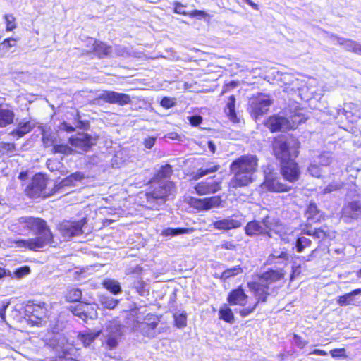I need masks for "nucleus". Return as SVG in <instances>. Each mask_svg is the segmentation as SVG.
<instances>
[{"label":"nucleus","mask_w":361,"mask_h":361,"mask_svg":"<svg viewBox=\"0 0 361 361\" xmlns=\"http://www.w3.org/2000/svg\"><path fill=\"white\" fill-rule=\"evenodd\" d=\"M17 225L20 230L32 233L35 237L15 240L16 247L39 252L54 243V234L48 222L42 217L23 216L17 220Z\"/></svg>","instance_id":"1"},{"label":"nucleus","mask_w":361,"mask_h":361,"mask_svg":"<svg viewBox=\"0 0 361 361\" xmlns=\"http://www.w3.org/2000/svg\"><path fill=\"white\" fill-rule=\"evenodd\" d=\"M285 271L281 269H268L262 273L252 274V280L248 281L247 286L254 296L255 301L250 303L246 307L239 310L241 317H246L252 314L258 305L267 302L271 295L270 285L284 279Z\"/></svg>","instance_id":"2"},{"label":"nucleus","mask_w":361,"mask_h":361,"mask_svg":"<svg viewBox=\"0 0 361 361\" xmlns=\"http://www.w3.org/2000/svg\"><path fill=\"white\" fill-rule=\"evenodd\" d=\"M273 151L279 161L280 173L283 178L290 183L298 181L301 173L300 166L295 161L299 155V147L290 146L281 135L274 140Z\"/></svg>","instance_id":"3"},{"label":"nucleus","mask_w":361,"mask_h":361,"mask_svg":"<svg viewBox=\"0 0 361 361\" xmlns=\"http://www.w3.org/2000/svg\"><path fill=\"white\" fill-rule=\"evenodd\" d=\"M258 158L256 155L246 154L235 159L229 166L233 177L229 187L238 188L248 186L255 180L254 175L258 169Z\"/></svg>","instance_id":"4"},{"label":"nucleus","mask_w":361,"mask_h":361,"mask_svg":"<svg viewBox=\"0 0 361 361\" xmlns=\"http://www.w3.org/2000/svg\"><path fill=\"white\" fill-rule=\"evenodd\" d=\"M48 182L49 178L45 174L42 173H35L25 189V195L31 199L47 198L59 191L56 184L51 190H47Z\"/></svg>","instance_id":"5"},{"label":"nucleus","mask_w":361,"mask_h":361,"mask_svg":"<svg viewBox=\"0 0 361 361\" xmlns=\"http://www.w3.org/2000/svg\"><path fill=\"white\" fill-rule=\"evenodd\" d=\"M176 188V184L172 180H165L159 183H150L145 193L148 202H166Z\"/></svg>","instance_id":"6"},{"label":"nucleus","mask_w":361,"mask_h":361,"mask_svg":"<svg viewBox=\"0 0 361 361\" xmlns=\"http://www.w3.org/2000/svg\"><path fill=\"white\" fill-rule=\"evenodd\" d=\"M25 314L31 323L40 325L48 317L47 305L45 302L35 303L33 301H28L25 307Z\"/></svg>","instance_id":"7"},{"label":"nucleus","mask_w":361,"mask_h":361,"mask_svg":"<svg viewBox=\"0 0 361 361\" xmlns=\"http://www.w3.org/2000/svg\"><path fill=\"white\" fill-rule=\"evenodd\" d=\"M86 223V218L79 221L63 220L57 225V230L63 238L78 236L83 233V227Z\"/></svg>","instance_id":"8"},{"label":"nucleus","mask_w":361,"mask_h":361,"mask_svg":"<svg viewBox=\"0 0 361 361\" xmlns=\"http://www.w3.org/2000/svg\"><path fill=\"white\" fill-rule=\"evenodd\" d=\"M188 203L190 207L197 211H208L221 207L222 200L221 195H214L204 198L190 197Z\"/></svg>","instance_id":"9"},{"label":"nucleus","mask_w":361,"mask_h":361,"mask_svg":"<svg viewBox=\"0 0 361 361\" xmlns=\"http://www.w3.org/2000/svg\"><path fill=\"white\" fill-rule=\"evenodd\" d=\"M271 104L272 101L267 96L257 94L251 98L250 113L255 119H257L268 112Z\"/></svg>","instance_id":"10"},{"label":"nucleus","mask_w":361,"mask_h":361,"mask_svg":"<svg viewBox=\"0 0 361 361\" xmlns=\"http://www.w3.org/2000/svg\"><path fill=\"white\" fill-rule=\"evenodd\" d=\"M195 192L200 196L214 194L221 190V180L215 176L207 178L197 183L194 186Z\"/></svg>","instance_id":"11"},{"label":"nucleus","mask_w":361,"mask_h":361,"mask_svg":"<svg viewBox=\"0 0 361 361\" xmlns=\"http://www.w3.org/2000/svg\"><path fill=\"white\" fill-rule=\"evenodd\" d=\"M264 125L271 133L288 130L291 128L289 120L286 117L279 115H271L269 116L264 121Z\"/></svg>","instance_id":"12"},{"label":"nucleus","mask_w":361,"mask_h":361,"mask_svg":"<svg viewBox=\"0 0 361 361\" xmlns=\"http://www.w3.org/2000/svg\"><path fill=\"white\" fill-rule=\"evenodd\" d=\"M248 298L249 296L243 286H238L228 293L226 300L231 306H240L245 308L250 304L248 303Z\"/></svg>","instance_id":"13"},{"label":"nucleus","mask_w":361,"mask_h":361,"mask_svg":"<svg viewBox=\"0 0 361 361\" xmlns=\"http://www.w3.org/2000/svg\"><path fill=\"white\" fill-rule=\"evenodd\" d=\"M99 98L110 104H118L119 106L130 104L132 102L129 94L112 90L104 91Z\"/></svg>","instance_id":"14"},{"label":"nucleus","mask_w":361,"mask_h":361,"mask_svg":"<svg viewBox=\"0 0 361 361\" xmlns=\"http://www.w3.org/2000/svg\"><path fill=\"white\" fill-rule=\"evenodd\" d=\"M306 217L305 228L312 227L313 224H319L326 219V215L319 209L315 202H310L305 212Z\"/></svg>","instance_id":"15"},{"label":"nucleus","mask_w":361,"mask_h":361,"mask_svg":"<svg viewBox=\"0 0 361 361\" xmlns=\"http://www.w3.org/2000/svg\"><path fill=\"white\" fill-rule=\"evenodd\" d=\"M243 219L240 215L232 214L226 218L219 219L213 222V226L217 230H231L240 228Z\"/></svg>","instance_id":"16"},{"label":"nucleus","mask_w":361,"mask_h":361,"mask_svg":"<svg viewBox=\"0 0 361 361\" xmlns=\"http://www.w3.org/2000/svg\"><path fill=\"white\" fill-rule=\"evenodd\" d=\"M68 142L71 146L78 147L82 150H88L94 144L92 137L87 133H78L77 136H71Z\"/></svg>","instance_id":"17"},{"label":"nucleus","mask_w":361,"mask_h":361,"mask_svg":"<svg viewBox=\"0 0 361 361\" xmlns=\"http://www.w3.org/2000/svg\"><path fill=\"white\" fill-rule=\"evenodd\" d=\"M264 185L267 190L272 192H284L291 190L290 186L282 183L277 177H267Z\"/></svg>","instance_id":"18"},{"label":"nucleus","mask_w":361,"mask_h":361,"mask_svg":"<svg viewBox=\"0 0 361 361\" xmlns=\"http://www.w3.org/2000/svg\"><path fill=\"white\" fill-rule=\"evenodd\" d=\"M173 173V166L166 163L161 165L154 173L149 180V183H159L165 180H169Z\"/></svg>","instance_id":"19"},{"label":"nucleus","mask_w":361,"mask_h":361,"mask_svg":"<svg viewBox=\"0 0 361 361\" xmlns=\"http://www.w3.org/2000/svg\"><path fill=\"white\" fill-rule=\"evenodd\" d=\"M264 235L271 237L273 233H279L281 226L280 220L278 218L267 215L262 220Z\"/></svg>","instance_id":"20"},{"label":"nucleus","mask_w":361,"mask_h":361,"mask_svg":"<svg viewBox=\"0 0 361 361\" xmlns=\"http://www.w3.org/2000/svg\"><path fill=\"white\" fill-rule=\"evenodd\" d=\"M303 233L307 235L319 239L320 241H324L331 237V226L324 224L313 230L312 227L305 228Z\"/></svg>","instance_id":"21"},{"label":"nucleus","mask_w":361,"mask_h":361,"mask_svg":"<svg viewBox=\"0 0 361 361\" xmlns=\"http://www.w3.org/2000/svg\"><path fill=\"white\" fill-rule=\"evenodd\" d=\"M361 214V203L352 201L345 204L342 209V215L348 219H357Z\"/></svg>","instance_id":"22"},{"label":"nucleus","mask_w":361,"mask_h":361,"mask_svg":"<svg viewBox=\"0 0 361 361\" xmlns=\"http://www.w3.org/2000/svg\"><path fill=\"white\" fill-rule=\"evenodd\" d=\"M111 47L101 41L94 39L92 44L91 53H93L97 58L103 59L109 56L111 52Z\"/></svg>","instance_id":"23"},{"label":"nucleus","mask_w":361,"mask_h":361,"mask_svg":"<svg viewBox=\"0 0 361 361\" xmlns=\"http://www.w3.org/2000/svg\"><path fill=\"white\" fill-rule=\"evenodd\" d=\"M245 233L247 236L264 235L263 224L262 221L252 220L247 223L245 226Z\"/></svg>","instance_id":"24"},{"label":"nucleus","mask_w":361,"mask_h":361,"mask_svg":"<svg viewBox=\"0 0 361 361\" xmlns=\"http://www.w3.org/2000/svg\"><path fill=\"white\" fill-rule=\"evenodd\" d=\"M34 125L30 121L20 122L17 127L9 133V135L20 139L32 131Z\"/></svg>","instance_id":"25"},{"label":"nucleus","mask_w":361,"mask_h":361,"mask_svg":"<svg viewBox=\"0 0 361 361\" xmlns=\"http://www.w3.org/2000/svg\"><path fill=\"white\" fill-rule=\"evenodd\" d=\"M235 96L233 94L231 95L228 99V102L224 109V111L231 122L238 123L240 120L235 111Z\"/></svg>","instance_id":"26"},{"label":"nucleus","mask_w":361,"mask_h":361,"mask_svg":"<svg viewBox=\"0 0 361 361\" xmlns=\"http://www.w3.org/2000/svg\"><path fill=\"white\" fill-rule=\"evenodd\" d=\"M15 114L13 110L5 107L0 104V127L4 128L12 124L14 121Z\"/></svg>","instance_id":"27"},{"label":"nucleus","mask_w":361,"mask_h":361,"mask_svg":"<svg viewBox=\"0 0 361 361\" xmlns=\"http://www.w3.org/2000/svg\"><path fill=\"white\" fill-rule=\"evenodd\" d=\"M89 303L86 302H78V303L75 305L70 306L68 310L70 311L74 316L79 317L83 321H86L88 315H87V306Z\"/></svg>","instance_id":"28"},{"label":"nucleus","mask_w":361,"mask_h":361,"mask_svg":"<svg viewBox=\"0 0 361 361\" xmlns=\"http://www.w3.org/2000/svg\"><path fill=\"white\" fill-rule=\"evenodd\" d=\"M85 175L83 173L80 171H76L70 174L68 176L62 179L59 183L56 184V187L59 189V190L66 186H73L75 185V182L82 180L84 179Z\"/></svg>","instance_id":"29"},{"label":"nucleus","mask_w":361,"mask_h":361,"mask_svg":"<svg viewBox=\"0 0 361 361\" xmlns=\"http://www.w3.org/2000/svg\"><path fill=\"white\" fill-rule=\"evenodd\" d=\"M82 298V291L78 287H69L67 288L65 294V301L68 303L80 302Z\"/></svg>","instance_id":"30"},{"label":"nucleus","mask_w":361,"mask_h":361,"mask_svg":"<svg viewBox=\"0 0 361 361\" xmlns=\"http://www.w3.org/2000/svg\"><path fill=\"white\" fill-rule=\"evenodd\" d=\"M219 319L228 324H233L235 322V316L233 310L228 304H223L219 310Z\"/></svg>","instance_id":"31"},{"label":"nucleus","mask_w":361,"mask_h":361,"mask_svg":"<svg viewBox=\"0 0 361 361\" xmlns=\"http://www.w3.org/2000/svg\"><path fill=\"white\" fill-rule=\"evenodd\" d=\"M361 295V288L353 290L350 293L343 294L337 298L336 302L341 307H345L354 301V296Z\"/></svg>","instance_id":"32"},{"label":"nucleus","mask_w":361,"mask_h":361,"mask_svg":"<svg viewBox=\"0 0 361 361\" xmlns=\"http://www.w3.org/2000/svg\"><path fill=\"white\" fill-rule=\"evenodd\" d=\"M144 319L145 322L142 323L144 324V329L147 331H154L160 322V317L152 313H148L146 314Z\"/></svg>","instance_id":"33"},{"label":"nucleus","mask_w":361,"mask_h":361,"mask_svg":"<svg viewBox=\"0 0 361 361\" xmlns=\"http://www.w3.org/2000/svg\"><path fill=\"white\" fill-rule=\"evenodd\" d=\"M243 272V267L240 265H237L231 268L226 269L224 271H222L219 279L225 281L231 277H234L242 274Z\"/></svg>","instance_id":"34"},{"label":"nucleus","mask_w":361,"mask_h":361,"mask_svg":"<svg viewBox=\"0 0 361 361\" xmlns=\"http://www.w3.org/2000/svg\"><path fill=\"white\" fill-rule=\"evenodd\" d=\"M103 287L114 295H117L121 292L120 283L114 279H107L102 282Z\"/></svg>","instance_id":"35"},{"label":"nucleus","mask_w":361,"mask_h":361,"mask_svg":"<svg viewBox=\"0 0 361 361\" xmlns=\"http://www.w3.org/2000/svg\"><path fill=\"white\" fill-rule=\"evenodd\" d=\"M99 334V331L97 332H88L78 334V338L85 347H87L97 338Z\"/></svg>","instance_id":"36"},{"label":"nucleus","mask_w":361,"mask_h":361,"mask_svg":"<svg viewBox=\"0 0 361 361\" xmlns=\"http://www.w3.org/2000/svg\"><path fill=\"white\" fill-rule=\"evenodd\" d=\"M219 168L220 166L218 164H213L212 166L206 169L200 168L196 173L192 175V178L194 180H198L203 176L217 171Z\"/></svg>","instance_id":"37"},{"label":"nucleus","mask_w":361,"mask_h":361,"mask_svg":"<svg viewBox=\"0 0 361 361\" xmlns=\"http://www.w3.org/2000/svg\"><path fill=\"white\" fill-rule=\"evenodd\" d=\"M278 259H281L284 261H288L289 259V255L288 252L285 250L278 252L274 250L271 254L269 255L268 257V261L270 264L276 263Z\"/></svg>","instance_id":"38"},{"label":"nucleus","mask_w":361,"mask_h":361,"mask_svg":"<svg viewBox=\"0 0 361 361\" xmlns=\"http://www.w3.org/2000/svg\"><path fill=\"white\" fill-rule=\"evenodd\" d=\"M190 231L189 228H167L161 231V235L164 236H175L180 234L188 233Z\"/></svg>","instance_id":"39"},{"label":"nucleus","mask_w":361,"mask_h":361,"mask_svg":"<svg viewBox=\"0 0 361 361\" xmlns=\"http://www.w3.org/2000/svg\"><path fill=\"white\" fill-rule=\"evenodd\" d=\"M53 154H63L68 155L72 154L73 149L66 144H55L51 149Z\"/></svg>","instance_id":"40"},{"label":"nucleus","mask_w":361,"mask_h":361,"mask_svg":"<svg viewBox=\"0 0 361 361\" xmlns=\"http://www.w3.org/2000/svg\"><path fill=\"white\" fill-rule=\"evenodd\" d=\"M100 302L104 308L114 310L118 305L119 300L111 297L105 296L101 299Z\"/></svg>","instance_id":"41"},{"label":"nucleus","mask_w":361,"mask_h":361,"mask_svg":"<svg viewBox=\"0 0 361 361\" xmlns=\"http://www.w3.org/2000/svg\"><path fill=\"white\" fill-rule=\"evenodd\" d=\"M4 18L5 20L6 30L7 32H11L16 28V19L13 14H5Z\"/></svg>","instance_id":"42"},{"label":"nucleus","mask_w":361,"mask_h":361,"mask_svg":"<svg viewBox=\"0 0 361 361\" xmlns=\"http://www.w3.org/2000/svg\"><path fill=\"white\" fill-rule=\"evenodd\" d=\"M312 241L310 239L300 237L296 240L295 245L298 252H302L305 247H308L311 245Z\"/></svg>","instance_id":"43"},{"label":"nucleus","mask_w":361,"mask_h":361,"mask_svg":"<svg viewBox=\"0 0 361 361\" xmlns=\"http://www.w3.org/2000/svg\"><path fill=\"white\" fill-rule=\"evenodd\" d=\"M345 49L348 51L361 55V44L353 39L348 42Z\"/></svg>","instance_id":"44"},{"label":"nucleus","mask_w":361,"mask_h":361,"mask_svg":"<svg viewBox=\"0 0 361 361\" xmlns=\"http://www.w3.org/2000/svg\"><path fill=\"white\" fill-rule=\"evenodd\" d=\"M18 38L8 37L6 38L1 44L0 49L4 51H8L11 47L16 46Z\"/></svg>","instance_id":"45"},{"label":"nucleus","mask_w":361,"mask_h":361,"mask_svg":"<svg viewBox=\"0 0 361 361\" xmlns=\"http://www.w3.org/2000/svg\"><path fill=\"white\" fill-rule=\"evenodd\" d=\"M319 162L321 165L329 166L331 164L333 158L331 152H323L319 156Z\"/></svg>","instance_id":"46"},{"label":"nucleus","mask_w":361,"mask_h":361,"mask_svg":"<svg viewBox=\"0 0 361 361\" xmlns=\"http://www.w3.org/2000/svg\"><path fill=\"white\" fill-rule=\"evenodd\" d=\"M173 12L178 15L188 16L189 12L185 11L186 5L183 4L181 2L175 1L173 3Z\"/></svg>","instance_id":"47"},{"label":"nucleus","mask_w":361,"mask_h":361,"mask_svg":"<svg viewBox=\"0 0 361 361\" xmlns=\"http://www.w3.org/2000/svg\"><path fill=\"white\" fill-rule=\"evenodd\" d=\"M344 183L341 181L332 182L327 185L324 189V193H330L343 188Z\"/></svg>","instance_id":"48"},{"label":"nucleus","mask_w":361,"mask_h":361,"mask_svg":"<svg viewBox=\"0 0 361 361\" xmlns=\"http://www.w3.org/2000/svg\"><path fill=\"white\" fill-rule=\"evenodd\" d=\"M107 349L113 350L118 345V339L117 336L111 334L108 335L105 341Z\"/></svg>","instance_id":"49"},{"label":"nucleus","mask_w":361,"mask_h":361,"mask_svg":"<svg viewBox=\"0 0 361 361\" xmlns=\"http://www.w3.org/2000/svg\"><path fill=\"white\" fill-rule=\"evenodd\" d=\"M174 322L177 327L183 328L187 325V317L185 314L174 315Z\"/></svg>","instance_id":"50"},{"label":"nucleus","mask_w":361,"mask_h":361,"mask_svg":"<svg viewBox=\"0 0 361 361\" xmlns=\"http://www.w3.org/2000/svg\"><path fill=\"white\" fill-rule=\"evenodd\" d=\"M42 141L44 147H54L56 144V138L51 134L43 135Z\"/></svg>","instance_id":"51"},{"label":"nucleus","mask_w":361,"mask_h":361,"mask_svg":"<svg viewBox=\"0 0 361 361\" xmlns=\"http://www.w3.org/2000/svg\"><path fill=\"white\" fill-rule=\"evenodd\" d=\"M160 105L166 109H171L176 105V101L174 98L164 97L160 102Z\"/></svg>","instance_id":"52"},{"label":"nucleus","mask_w":361,"mask_h":361,"mask_svg":"<svg viewBox=\"0 0 361 361\" xmlns=\"http://www.w3.org/2000/svg\"><path fill=\"white\" fill-rule=\"evenodd\" d=\"M293 338L295 341V345L300 348H305L308 344V341L302 338V337L298 334H294Z\"/></svg>","instance_id":"53"},{"label":"nucleus","mask_w":361,"mask_h":361,"mask_svg":"<svg viewBox=\"0 0 361 361\" xmlns=\"http://www.w3.org/2000/svg\"><path fill=\"white\" fill-rule=\"evenodd\" d=\"M188 16L190 18H199V19H202V18L205 19V18L209 17V15H208L207 13H206L204 11L193 10V11L189 12Z\"/></svg>","instance_id":"54"},{"label":"nucleus","mask_w":361,"mask_h":361,"mask_svg":"<svg viewBox=\"0 0 361 361\" xmlns=\"http://www.w3.org/2000/svg\"><path fill=\"white\" fill-rule=\"evenodd\" d=\"M0 149L3 152L10 153L16 150V145L13 142L0 143Z\"/></svg>","instance_id":"55"},{"label":"nucleus","mask_w":361,"mask_h":361,"mask_svg":"<svg viewBox=\"0 0 361 361\" xmlns=\"http://www.w3.org/2000/svg\"><path fill=\"white\" fill-rule=\"evenodd\" d=\"M134 284H135V288L137 290V292L139 294L142 295L144 293V292L145 291V287H146V283L144 281V280L141 278H139L137 281H135L134 282Z\"/></svg>","instance_id":"56"},{"label":"nucleus","mask_w":361,"mask_h":361,"mask_svg":"<svg viewBox=\"0 0 361 361\" xmlns=\"http://www.w3.org/2000/svg\"><path fill=\"white\" fill-rule=\"evenodd\" d=\"M330 355L334 358L337 357H346L345 348H334L329 351Z\"/></svg>","instance_id":"57"},{"label":"nucleus","mask_w":361,"mask_h":361,"mask_svg":"<svg viewBox=\"0 0 361 361\" xmlns=\"http://www.w3.org/2000/svg\"><path fill=\"white\" fill-rule=\"evenodd\" d=\"M188 118L190 124L194 127L200 126L203 121V118L200 115H193L189 116Z\"/></svg>","instance_id":"58"},{"label":"nucleus","mask_w":361,"mask_h":361,"mask_svg":"<svg viewBox=\"0 0 361 361\" xmlns=\"http://www.w3.org/2000/svg\"><path fill=\"white\" fill-rule=\"evenodd\" d=\"M30 271V267L28 266H23L15 271V274L18 278H21L27 274H28Z\"/></svg>","instance_id":"59"},{"label":"nucleus","mask_w":361,"mask_h":361,"mask_svg":"<svg viewBox=\"0 0 361 361\" xmlns=\"http://www.w3.org/2000/svg\"><path fill=\"white\" fill-rule=\"evenodd\" d=\"M75 120L78 121V125H77V128H87L89 127V122L87 121H81L80 120V112L78 111H77L76 112V114H75Z\"/></svg>","instance_id":"60"},{"label":"nucleus","mask_w":361,"mask_h":361,"mask_svg":"<svg viewBox=\"0 0 361 361\" xmlns=\"http://www.w3.org/2000/svg\"><path fill=\"white\" fill-rule=\"evenodd\" d=\"M9 305V302H4L0 307V317L3 322L6 321V311Z\"/></svg>","instance_id":"61"},{"label":"nucleus","mask_w":361,"mask_h":361,"mask_svg":"<svg viewBox=\"0 0 361 361\" xmlns=\"http://www.w3.org/2000/svg\"><path fill=\"white\" fill-rule=\"evenodd\" d=\"M300 265L293 267L290 276V281H293L295 277L298 276L300 274Z\"/></svg>","instance_id":"62"},{"label":"nucleus","mask_w":361,"mask_h":361,"mask_svg":"<svg viewBox=\"0 0 361 361\" xmlns=\"http://www.w3.org/2000/svg\"><path fill=\"white\" fill-rule=\"evenodd\" d=\"M155 138L153 137H148L144 140V145L147 149H151L155 144Z\"/></svg>","instance_id":"63"},{"label":"nucleus","mask_w":361,"mask_h":361,"mask_svg":"<svg viewBox=\"0 0 361 361\" xmlns=\"http://www.w3.org/2000/svg\"><path fill=\"white\" fill-rule=\"evenodd\" d=\"M221 247L225 250H235V245L232 241H224L221 245Z\"/></svg>","instance_id":"64"}]
</instances>
